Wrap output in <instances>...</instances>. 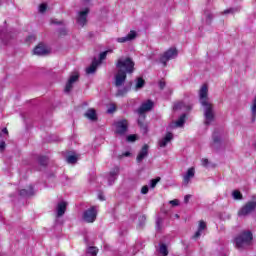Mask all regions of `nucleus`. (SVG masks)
Returning <instances> with one entry per match:
<instances>
[{
	"mask_svg": "<svg viewBox=\"0 0 256 256\" xmlns=\"http://www.w3.org/2000/svg\"><path fill=\"white\" fill-rule=\"evenodd\" d=\"M83 219L86 223H94L95 219H97V208L92 206L87 209L83 214Z\"/></svg>",
	"mask_w": 256,
	"mask_h": 256,
	"instance_id": "6",
	"label": "nucleus"
},
{
	"mask_svg": "<svg viewBox=\"0 0 256 256\" xmlns=\"http://www.w3.org/2000/svg\"><path fill=\"white\" fill-rule=\"evenodd\" d=\"M99 252V249L95 246H91L87 249L88 255L97 256V253Z\"/></svg>",
	"mask_w": 256,
	"mask_h": 256,
	"instance_id": "34",
	"label": "nucleus"
},
{
	"mask_svg": "<svg viewBox=\"0 0 256 256\" xmlns=\"http://www.w3.org/2000/svg\"><path fill=\"white\" fill-rule=\"evenodd\" d=\"M199 101L204 111V124L211 125L215 121V110L213 104L209 102V88L207 84L201 86L199 90Z\"/></svg>",
	"mask_w": 256,
	"mask_h": 256,
	"instance_id": "1",
	"label": "nucleus"
},
{
	"mask_svg": "<svg viewBox=\"0 0 256 256\" xmlns=\"http://www.w3.org/2000/svg\"><path fill=\"white\" fill-rule=\"evenodd\" d=\"M127 79V73L118 70L115 76V87H121Z\"/></svg>",
	"mask_w": 256,
	"mask_h": 256,
	"instance_id": "11",
	"label": "nucleus"
},
{
	"mask_svg": "<svg viewBox=\"0 0 256 256\" xmlns=\"http://www.w3.org/2000/svg\"><path fill=\"white\" fill-rule=\"evenodd\" d=\"M108 53H113V50H106V51L100 53L99 60H98L100 65H101L102 61H105V59H107Z\"/></svg>",
	"mask_w": 256,
	"mask_h": 256,
	"instance_id": "32",
	"label": "nucleus"
},
{
	"mask_svg": "<svg viewBox=\"0 0 256 256\" xmlns=\"http://www.w3.org/2000/svg\"><path fill=\"white\" fill-rule=\"evenodd\" d=\"M89 15V8H85L78 12L77 23L80 27H85L87 25V16Z\"/></svg>",
	"mask_w": 256,
	"mask_h": 256,
	"instance_id": "8",
	"label": "nucleus"
},
{
	"mask_svg": "<svg viewBox=\"0 0 256 256\" xmlns=\"http://www.w3.org/2000/svg\"><path fill=\"white\" fill-rule=\"evenodd\" d=\"M163 224V219L162 218H157L156 219V229L158 230V231H160L161 230V225Z\"/></svg>",
	"mask_w": 256,
	"mask_h": 256,
	"instance_id": "39",
	"label": "nucleus"
},
{
	"mask_svg": "<svg viewBox=\"0 0 256 256\" xmlns=\"http://www.w3.org/2000/svg\"><path fill=\"white\" fill-rule=\"evenodd\" d=\"M52 23H54L55 25H59V23H61V22H57V21L53 20Z\"/></svg>",
	"mask_w": 256,
	"mask_h": 256,
	"instance_id": "51",
	"label": "nucleus"
},
{
	"mask_svg": "<svg viewBox=\"0 0 256 256\" xmlns=\"http://www.w3.org/2000/svg\"><path fill=\"white\" fill-rule=\"evenodd\" d=\"M201 163H202V166H203V167H208V165H209V159L203 158V159L201 160Z\"/></svg>",
	"mask_w": 256,
	"mask_h": 256,
	"instance_id": "45",
	"label": "nucleus"
},
{
	"mask_svg": "<svg viewBox=\"0 0 256 256\" xmlns=\"http://www.w3.org/2000/svg\"><path fill=\"white\" fill-rule=\"evenodd\" d=\"M159 181H161V177H157V178H155V179H152V180L150 181V187H151L152 189H155V187H157V183H159Z\"/></svg>",
	"mask_w": 256,
	"mask_h": 256,
	"instance_id": "38",
	"label": "nucleus"
},
{
	"mask_svg": "<svg viewBox=\"0 0 256 256\" xmlns=\"http://www.w3.org/2000/svg\"><path fill=\"white\" fill-rule=\"evenodd\" d=\"M206 229H207V224L205 223V221L203 220L200 221L198 225V230L194 234L193 239H199V237L203 235V231H205Z\"/></svg>",
	"mask_w": 256,
	"mask_h": 256,
	"instance_id": "21",
	"label": "nucleus"
},
{
	"mask_svg": "<svg viewBox=\"0 0 256 256\" xmlns=\"http://www.w3.org/2000/svg\"><path fill=\"white\" fill-rule=\"evenodd\" d=\"M51 50L47 45L40 43L34 48V55H49Z\"/></svg>",
	"mask_w": 256,
	"mask_h": 256,
	"instance_id": "10",
	"label": "nucleus"
},
{
	"mask_svg": "<svg viewBox=\"0 0 256 256\" xmlns=\"http://www.w3.org/2000/svg\"><path fill=\"white\" fill-rule=\"evenodd\" d=\"M236 249H247L253 245V233L249 230L242 231L234 240Z\"/></svg>",
	"mask_w": 256,
	"mask_h": 256,
	"instance_id": "2",
	"label": "nucleus"
},
{
	"mask_svg": "<svg viewBox=\"0 0 256 256\" xmlns=\"http://www.w3.org/2000/svg\"><path fill=\"white\" fill-rule=\"evenodd\" d=\"M145 114H139V119H138V125L141 127V129H144V131H147V125H145Z\"/></svg>",
	"mask_w": 256,
	"mask_h": 256,
	"instance_id": "28",
	"label": "nucleus"
},
{
	"mask_svg": "<svg viewBox=\"0 0 256 256\" xmlns=\"http://www.w3.org/2000/svg\"><path fill=\"white\" fill-rule=\"evenodd\" d=\"M232 197L233 199H236V200L243 199V194H241L239 190H234L232 193Z\"/></svg>",
	"mask_w": 256,
	"mask_h": 256,
	"instance_id": "36",
	"label": "nucleus"
},
{
	"mask_svg": "<svg viewBox=\"0 0 256 256\" xmlns=\"http://www.w3.org/2000/svg\"><path fill=\"white\" fill-rule=\"evenodd\" d=\"M98 198L100 199V201H105V196H103V194H99Z\"/></svg>",
	"mask_w": 256,
	"mask_h": 256,
	"instance_id": "49",
	"label": "nucleus"
},
{
	"mask_svg": "<svg viewBox=\"0 0 256 256\" xmlns=\"http://www.w3.org/2000/svg\"><path fill=\"white\" fill-rule=\"evenodd\" d=\"M117 177H119V166H116L111 170L108 174V185H113L115 181H117Z\"/></svg>",
	"mask_w": 256,
	"mask_h": 256,
	"instance_id": "15",
	"label": "nucleus"
},
{
	"mask_svg": "<svg viewBox=\"0 0 256 256\" xmlns=\"http://www.w3.org/2000/svg\"><path fill=\"white\" fill-rule=\"evenodd\" d=\"M176 219H179V214H175Z\"/></svg>",
	"mask_w": 256,
	"mask_h": 256,
	"instance_id": "52",
	"label": "nucleus"
},
{
	"mask_svg": "<svg viewBox=\"0 0 256 256\" xmlns=\"http://www.w3.org/2000/svg\"><path fill=\"white\" fill-rule=\"evenodd\" d=\"M108 113H113V111L112 110H108Z\"/></svg>",
	"mask_w": 256,
	"mask_h": 256,
	"instance_id": "54",
	"label": "nucleus"
},
{
	"mask_svg": "<svg viewBox=\"0 0 256 256\" xmlns=\"http://www.w3.org/2000/svg\"><path fill=\"white\" fill-rule=\"evenodd\" d=\"M33 186H30L29 189H22L19 192L20 197H31L34 195Z\"/></svg>",
	"mask_w": 256,
	"mask_h": 256,
	"instance_id": "25",
	"label": "nucleus"
},
{
	"mask_svg": "<svg viewBox=\"0 0 256 256\" xmlns=\"http://www.w3.org/2000/svg\"><path fill=\"white\" fill-rule=\"evenodd\" d=\"M256 209V201H248L238 212V217H247Z\"/></svg>",
	"mask_w": 256,
	"mask_h": 256,
	"instance_id": "4",
	"label": "nucleus"
},
{
	"mask_svg": "<svg viewBox=\"0 0 256 256\" xmlns=\"http://www.w3.org/2000/svg\"><path fill=\"white\" fill-rule=\"evenodd\" d=\"M148 155H149V145L145 144L137 155V158H136L137 163H142L143 159H146Z\"/></svg>",
	"mask_w": 256,
	"mask_h": 256,
	"instance_id": "13",
	"label": "nucleus"
},
{
	"mask_svg": "<svg viewBox=\"0 0 256 256\" xmlns=\"http://www.w3.org/2000/svg\"><path fill=\"white\" fill-rule=\"evenodd\" d=\"M126 139L128 142L133 143L134 141H137V135H128Z\"/></svg>",
	"mask_w": 256,
	"mask_h": 256,
	"instance_id": "40",
	"label": "nucleus"
},
{
	"mask_svg": "<svg viewBox=\"0 0 256 256\" xmlns=\"http://www.w3.org/2000/svg\"><path fill=\"white\" fill-rule=\"evenodd\" d=\"M212 148L213 149H219L221 146V134L219 132H214L212 135Z\"/></svg>",
	"mask_w": 256,
	"mask_h": 256,
	"instance_id": "19",
	"label": "nucleus"
},
{
	"mask_svg": "<svg viewBox=\"0 0 256 256\" xmlns=\"http://www.w3.org/2000/svg\"><path fill=\"white\" fill-rule=\"evenodd\" d=\"M99 65H101V62H99V60H97V58H94V60L92 61V64L86 69V73L88 75L95 73V71H97V67H99Z\"/></svg>",
	"mask_w": 256,
	"mask_h": 256,
	"instance_id": "22",
	"label": "nucleus"
},
{
	"mask_svg": "<svg viewBox=\"0 0 256 256\" xmlns=\"http://www.w3.org/2000/svg\"><path fill=\"white\" fill-rule=\"evenodd\" d=\"M141 219H142V220H145V216H144V215H143V216H141Z\"/></svg>",
	"mask_w": 256,
	"mask_h": 256,
	"instance_id": "53",
	"label": "nucleus"
},
{
	"mask_svg": "<svg viewBox=\"0 0 256 256\" xmlns=\"http://www.w3.org/2000/svg\"><path fill=\"white\" fill-rule=\"evenodd\" d=\"M116 135H125L129 127L127 120L123 119L114 123Z\"/></svg>",
	"mask_w": 256,
	"mask_h": 256,
	"instance_id": "5",
	"label": "nucleus"
},
{
	"mask_svg": "<svg viewBox=\"0 0 256 256\" xmlns=\"http://www.w3.org/2000/svg\"><path fill=\"white\" fill-rule=\"evenodd\" d=\"M61 35H65V32L61 33Z\"/></svg>",
	"mask_w": 256,
	"mask_h": 256,
	"instance_id": "55",
	"label": "nucleus"
},
{
	"mask_svg": "<svg viewBox=\"0 0 256 256\" xmlns=\"http://www.w3.org/2000/svg\"><path fill=\"white\" fill-rule=\"evenodd\" d=\"M158 251L162 256L169 255V250L167 249V245L165 244H160Z\"/></svg>",
	"mask_w": 256,
	"mask_h": 256,
	"instance_id": "31",
	"label": "nucleus"
},
{
	"mask_svg": "<svg viewBox=\"0 0 256 256\" xmlns=\"http://www.w3.org/2000/svg\"><path fill=\"white\" fill-rule=\"evenodd\" d=\"M142 195H147L149 193V186L145 185L141 189Z\"/></svg>",
	"mask_w": 256,
	"mask_h": 256,
	"instance_id": "42",
	"label": "nucleus"
},
{
	"mask_svg": "<svg viewBox=\"0 0 256 256\" xmlns=\"http://www.w3.org/2000/svg\"><path fill=\"white\" fill-rule=\"evenodd\" d=\"M79 79V74L75 73L73 75L70 76L68 82L66 83L65 86V93H71V90L73 89V85H75V83H77Z\"/></svg>",
	"mask_w": 256,
	"mask_h": 256,
	"instance_id": "9",
	"label": "nucleus"
},
{
	"mask_svg": "<svg viewBox=\"0 0 256 256\" xmlns=\"http://www.w3.org/2000/svg\"><path fill=\"white\" fill-rule=\"evenodd\" d=\"M186 115L182 114L179 119L176 121V127H183V125H185V119H186Z\"/></svg>",
	"mask_w": 256,
	"mask_h": 256,
	"instance_id": "33",
	"label": "nucleus"
},
{
	"mask_svg": "<svg viewBox=\"0 0 256 256\" xmlns=\"http://www.w3.org/2000/svg\"><path fill=\"white\" fill-rule=\"evenodd\" d=\"M9 135V131L7 128L2 129L0 132V151H5V139Z\"/></svg>",
	"mask_w": 256,
	"mask_h": 256,
	"instance_id": "20",
	"label": "nucleus"
},
{
	"mask_svg": "<svg viewBox=\"0 0 256 256\" xmlns=\"http://www.w3.org/2000/svg\"><path fill=\"white\" fill-rule=\"evenodd\" d=\"M92 0H82V2L84 3V5H89V3H91Z\"/></svg>",
	"mask_w": 256,
	"mask_h": 256,
	"instance_id": "50",
	"label": "nucleus"
},
{
	"mask_svg": "<svg viewBox=\"0 0 256 256\" xmlns=\"http://www.w3.org/2000/svg\"><path fill=\"white\" fill-rule=\"evenodd\" d=\"M39 165H42V167H45L47 165L48 159L45 156H40L38 158Z\"/></svg>",
	"mask_w": 256,
	"mask_h": 256,
	"instance_id": "37",
	"label": "nucleus"
},
{
	"mask_svg": "<svg viewBox=\"0 0 256 256\" xmlns=\"http://www.w3.org/2000/svg\"><path fill=\"white\" fill-rule=\"evenodd\" d=\"M189 199H191V195L188 194L184 197V203H189Z\"/></svg>",
	"mask_w": 256,
	"mask_h": 256,
	"instance_id": "46",
	"label": "nucleus"
},
{
	"mask_svg": "<svg viewBox=\"0 0 256 256\" xmlns=\"http://www.w3.org/2000/svg\"><path fill=\"white\" fill-rule=\"evenodd\" d=\"M235 11H237V8L226 9V10L223 12V15H228V13H234Z\"/></svg>",
	"mask_w": 256,
	"mask_h": 256,
	"instance_id": "43",
	"label": "nucleus"
},
{
	"mask_svg": "<svg viewBox=\"0 0 256 256\" xmlns=\"http://www.w3.org/2000/svg\"><path fill=\"white\" fill-rule=\"evenodd\" d=\"M143 87H145V80L143 78H137L135 91H139V89H143Z\"/></svg>",
	"mask_w": 256,
	"mask_h": 256,
	"instance_id": "30",
	"label": "nucleus"
},
{
	"mask_svg": "<svg viewBox=\"0 0 256 256\" xmlns=\"http://www.w3.org/2000/svg\"><path fill=\"white\" fill-rule=\"evenodd\" d=\"M171 141H173V133L168 132L164 138L159 140L158 145L161 148H165L169 143H171Z\"/></svg>",
	"mask_w": 256,
	"mask_h": 256,
	"instance_id": "17",
	"label": "nucleus"
},
{
	"mask_svg": "<svg viewBox=\"0 0 256 256\" xmlns=\"http://www.w3.org/2000/svg\"><path fill=\"white\" fill-rule=\"evenodd\" d=\"M175 57H177V49L171 48L160 57V63H162L164 67H167V62L170 61V59H175Z\"/></svg>",
	"mask_w": 256,
	"mask_h": 256,
	"instance_id": "7",
	"label": "nucleus"
},
{
	"mask_svg": "<svg viewBox=\"0 0 256 256\" xmlns=\"http://www.w3.org/2000/svg\"><path fill=\"white\" fill-rule=\"evenodd\" d=\"M123 157H131V152H125L122 154Z\"/></svg>",
	"mask_w": 256,
	"mask_h": 256,
	"instance_id": "48",
	"label": "nucleus"
},
{
	"mask_svg": "<svg viewBox=\"0 0 256 256\" xmlns=\"http://www.w3.org/2000/svg\"><path fill=\"white\" fill-rule=\"evenodd\" d=\"M204 19H205V25H211L213 21V13H211V11L209 10H206L204 12Z\"/></svg>",
	"mask_w": 256,
	"mask_h": 256,
	"instance_id": "26",
	"label": "nucleus"
},
{
	"mask_svg": "<svg viewBox=\"0 0 256 256\" xmlns=\"http://www.w3.org/2000/svg\"><path fill=\"white\" fill-rule=\"evenodd\" d=\"M135 37H137V32H135V30H131L127 36L124 37H119L116 39L117 43H127L129 41H133V39H135Z\"/></svg>",
	"mask_w": 256,
	"mask_h": 256,
	"instance_id": "16",
	"label": "nucleus"
},
{
	"mask_svg": "<svg viewBox=\"0 0 256 256\" xmlns=\"http://www.w3.org/2000/svg\"><path fill=\"white\" fill-rule=\"evenodd\" d=\"M116 67L118 71L131 74L133 71H135V62L129 57H120L117 60Z\"/></svg>",
	"mask_w": 256,
	"mask_h": 256,
	"instance_id": "3",
	"label": "nucleus"
},
{
	"mask_svg": "<svg viewBox=\"0 0 256 256\" xmlns=\"http://www.w3.org/2000/svg\"><path fill=\"white\" fill-rule=\"evenodd\" d=\"M193 177H195V168L191 167L183 175V185L188 186L189 183H191V179H193Z\"/></svg>",
	"mask_w": 256,
	"mask_h": 256,
	"instance_id": "14",
	"label": "nucleus"
},
{
	"mask_svg": "<svg viewBox=\"0 0 256 256\" xmlns=\"http://www.w3.org/2000/svg\"><path fill=\"white\" fill-rule=\"evenodd\" d=\"M159 87H160V89H165V82L164 81H160L159 82Z\"/></svg>",
	"mask_w": 256,
	"mask_h": 256,
	"instance_id": "47",
	"label": "nucleus"
},
{
	"mask_svg": "<svg viewBox=\"0 0 256 256\" xmlns=\"http://www.w3.org/2000/svg\"><path fill=\"white\" fill-rule=\"evenodd\" d=\"M151 109H153V101L147 100L138 108L137 113L138 115H143V113L145 114L146 111H151Z\"/></svg>",
	"mask_w": 256,
	"mask_h": 256,
	"instance_id": "12",
	"label": "nucleus"
},
{
	"mask_svg": "<svg viewBox=\"0 0 256 256\" xmlns=\"http://www.w3.org/2000/svg\"><path fill=\"white\" fill-rule=\"evenodd\" d=\"M66 161H67V163H69L70 165H73V164L77 163V156H75V155H69V156H67Z\"/></svg>",
	"mask_w": 256,
	"mask_h": 256,
	"instance_id": "35",
	"label": "nucleus"
},
{
	"mask_svg": "<svg viewBox=\"0 0 256 256\" xmlns=\"http://www.w3.org/2000/svg\"><path fill=\"white\" fill-rule=\"evenodd\" d=\"M9 37H11V34L0 30V39L2 41V43H4V45H7V39H9Z\"/></svg>",
	"mask_w": 256,
	"mask_h": 256,
	"instance_id": "29",
	"label": "nucleus"
},
{
	"mask_svg": "<svg viewBox=\"0 0 256 256\" xmlns=\"http://www.w3.org/2000/svg\"><path fill=\"white\" fill-rule=\"evenodd\" d=\"M57 217H63L65 215V211H67V202L61 201L57 204L56 207Z\"/></svg>",
	"mask_w": 256,
	"mask_h": 256,
	"instance_id": "18",
	"label": "nucleus"
},
{
	"mask_svg": "<svg viewBox=\"0 0 256 256\" xmlns=\"http://www.w3.org/2000/svg\"><path fill=\"white\" fill-rule=\"evenodd\" d=\"M131 89V86H125L123 88L118 89L116 93V97H125L127 93H129V90Z\"/></svg>",
	"mask_w": 256,
	"mask_h": 256,
	"instance_id": "27",
	"label": "nucleus"
},
{
	"mask_svg": "<svg viewBox=\"0 0 256 256\" xmlns=\"http://www.w3.org/2000/svg\"><path fill=\"white\" fill-rule=\"evenodd\" d=\"M169 204L172 205L173 207H177L179 205V200L174 199L169 201Z\"/></svg>",
	"mask_w": 256,
	"mask_h": 256,
	"instance_id": "44",
	"label": "nucleus"
},
{
	"mask_svg": "<svg viewBox=\"0 0 256 256\" xmlns=\"http://www.w3.org/2000/svg\"><path fill=\"white\" fill-rule=\"evenodd\" d=\"M47 11V4L42 3L39 6V13H45Z\"/></svg>",
	"mask_w": 256,
	"mask_h": 256,
	"instance_id": "41",
	"label": "nucleus"
},
{
	"mask_svg": "<svg viewBox=\"0 0 256 256\" xmlns=\"http://www.w3.org/2000/svg\"><path fill=\"white\" fill-rule=\"evenodd\" d=\"M85 117L90 121H97V112L95 111V109L90 108L86 111Z\"/></svg>",
	"mask_w": 256,
	"mask_h": 256,
	"instance_id": "24",
	"label": "nucleus"
},
{
	"mask_svg": "<svg viewBox=\"0 0 256 256\" xmlns=\"http://www.w3.org/2000/svg\"><path fill=\"white\" fill-rule=\"evenodd\" d=\"M174 111L184 109L185 111H191V106L185 104V102H176L173 106Z\"/></svg>",
	"mask_w": 256,
	"mask_h": 256,
	"instance_id": "23",
	"label": "nucleus"
}]
</instances>
